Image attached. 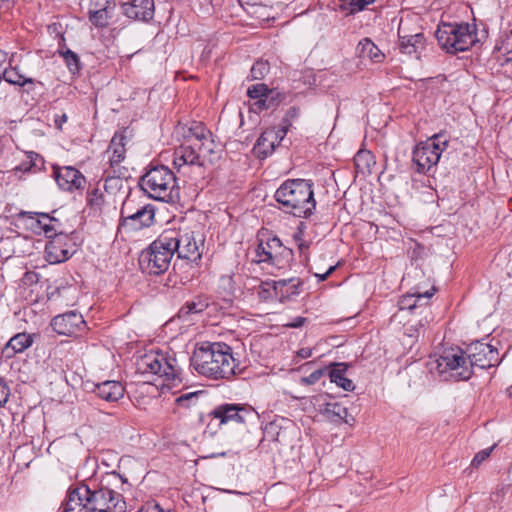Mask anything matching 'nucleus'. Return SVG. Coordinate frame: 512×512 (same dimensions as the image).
I'll use <instances>...</instances> for the list:
<instances>
[{
	"mask_svg": "<svg viewBox=\"0 0 512 512\" xmlns=\"http://www.w3.org/2000/svg\"><path fill=\"white\" fill-rule=\"evenodd\" d=\"M439 45L448 53L468 50L475 42V33L467 23H441L436 31Z\"/></svg>",
	"mask_w": 512,
	"mask_h": 512,
	"instance_id": "8",
	"label": "nucleus"
},
{
	"mask_svg": "<svg viewBox=\"0 0 512 512\" xmlns=\"http://www.w3.org/2000/svg\"><path fill=\"white\" fill-rule=\"evenodd\" d=\"M1 73V80L4 79L9 84L24 86L26 84H33L34 80L20 74L16 68H5Z\"/></svg>",
	"mask_w": 512,
	"mask_h": 512,
	"instance_id": "34",
	"label": "nucleus"
},
{
	"mask_svg": "<svg viewBox=\"0 0 512 512\" xmlns=\"http://www.w3.org/2000/svg\"><path fill=\"white\" fill-rule=\"evenodd\" d=\"M102 195L98 194V190L94 189L91 193H89L88 201L90 204H99V201L101 200Z\"/></svg>",
	"mask_w": 512,
	"mask_h": 512,
	"instance_id": "51",
	"label": "nucleus"
},
{
	"mask_svg": "<svg viewBox=\"0 0 512 512\" xmlns=\"http://www.w3.org/2000/svg\"><path fill=\"white\" fill-rule=\"evenodd\" d=\"M284 286V282H278L273 280L263 281L261 282L257 290L258 297L262 301L279 300L280 302H283V298L287 296V294L284 295L283 292Z\"/></svg>",
	"mask_w": 512,
	"mask_h": 512,
	"instance_id": "27",
	"label": "nucleus"
},
{
	"mask_svg": "<svg viewBox=\"0 0 512 512\" xmlns=\"http://www.w3.org/2000/svg\"><path fill=\"white\" fill-rule=\"evenodd\" d=\"M298 116H299V109L297 107H290L287 110L285 117L282 120L281 125H287V130H288L291 125V121L293 119L297 118Z\"/></svg>",
	"mask_w": 512,
	"mask_h": 512,
	"instance_id": "44",
	"label": "nucleus"
},
{
	"mask_svg": "<svg viewBox=\"0 0 512 512\" xmlns=\"http://www.w3.org/2000/svg\"><path fill=\"white\" fill-rule=\"evenodd\" d=\"M186 139L187 144L180 145L174 151L173 164L178 171L188 167H202L191 137H186Z\"/></svg>",
	"mask_w": 512,
	"mask_h": 512,
	"instance_id": "21",
	"label": "nucleus"
},
{
	"mask_svg": "<svg viewBox=\"0 0 512 512\" xmlns=\"http://www.w3.org/2000/svg\"><path fill=\"white\" fill-rule=\"evenodd\" d=\"M194 369L211 379H229L237 373L238 363L225 343H207L199 347L191 359Z\"/></svg>",
	"mask_w": 512,
	"mask_h": 512,
	"instance_id": "2",
	"label": "nucleus"
},
{
	"mask_svg": "<svg viewBox=\"0 0 512 512\" xmlns=\"http://www.w3.org/2000/svg\"><path fill=\"white\" fill-rule=\"evenodd\" d=\"M112 477H114V478L116 479V478H117L116 473H113V474H112Z\"/></svg>",
	"mask_w": 512,
	"mask_h": 512,
	"instance_id": "56",
	"label": "nucleus"
},
{
	"mask_svg": "<svg viewBox=\"0 0 512 512\" xmlns=\"http://www.w3.org/2000/svg\"><path fill=\"white\" fill-rule=\"evenodd\" d=\"M269 72V64L266 61H257L251 68L252 79H262Z\"/></svg>",
	"mask_w": 512,
	"mask_h": 512,
	"instance_id": "41",
	"label": "nucleus"
},
{
	"mask_svg": "<svg viewBox=\"0 0 512 512\" xmlns=\"http://www.w3.org/2000/svg\"><path fill=\"white\" fill-rule=\"evenodd\" d=\"M266 442L273 444L271 449H279V446L288 444V431L283 428L276 421L267 423L263 428V437L260 441L261 445H265Z\"/></svg>",
	"mask_w": 512,
	"mask_h": 512,
	"instance_id": "25",
	"label": "nucleus"
},
{
	"mask_svg": "<svg viewBox=\"0 0 512 512\" xmlns=\"http://www.w3.org/2000/svg\"><path fill=\"white\" fill-rule=\"evenodd\" d=\"M306 319L304 317H296L293 322L287 324L288 327L299 328L304 325Z\"/></svg>",
	"mask_w": 512,
	"mask_h": 512,
	"instance_id": "52",
	"label": "nucleus"
},
{
	"mask_svg": "<svg viewBox=\"0 0 512 512\" xmlns=\"http://www.w3.org/2000/svg\"><path fill=\"white\" fill-rule=\"evenodd\" d=\"M36 219V225L39 229H41L48 238H52L53 235H56V224L58 221L55 218L50 217L46 213H37V212H26L21 211L19 213V217H28L30 219Z\"/></svg>",
	"mask_w": 512,
	"mask_h": 512,
	"instance_id": "30",
	"label": "nucleus"
},
{
	"mask_svg": "<svg viewBox=\"0 0 512 512\" xmlns=\"http://www.w3.org/2000/svg\"><path fill=\"white\" fill-rule=\"evenodd\" d=\"M211 415L220 421V424L228 422L246 423L258 418V413L248 404L225 403L217 406Z\"/></svg>",
	"mask_w": 512,
	"mask_h": 512,
	"instance_id": "15",
	"label": "nucleus"
},
{
	"mask_svg": "<svg viewBox=\"0 0 512 512\" xmlns=\"http://www.w3.org/2000/svg\"><path fill=\"white\" fill-rule=\"evenodd\" d=\"M199 394L200 392H190L183 394L176 399V403L181 407L188 408L197 403Z\"/></svg>",
	"mask_w": 512,
	"mask_h": 512,
	"instance_id": "42",
	"label": "nucleus"
},
{
	"mask_svg": "<svg viewBox=\"0 0 512 512\" xmlns=\"http://www.w3.org/2000/svg\"><path fill=\"white\" fill-rule=\"evenodd\" d=\"M65 236L55 235L45 247V253L50 263H60L66 261L71 256V253L62 247V241Z\"/></svg>",
	"mask_w": 512,
	"mask_h": 512,
	"instance_id": "29",
	"label": "nucleus"
},
{
	"mask_svg": "<svg viewBox=\"0 0 512 512\" xmlns=\"http://www.w3.org/2000/svg\"><path fill=\"white\" fill-rule=\"evenodd\" d=\"M61 54L70 72H78L80 69V60L78 55L69 49L61 52Z\"/></svg>",
	"mask_w": 512,
	"mask_h": 512,
	"instance_id": "39",
	"label": "nucleus"
},
{
	"mask_svg": "<svg viewBox=\"0 0 512 512\" xmlns=\"http://www.w3.org/2000/svg\"><path fill=\"white\" fill-rule=\"evenodd\" d=\"M131 142V131L128 128H124L121 131H118L112 137L108 149L106 150V155L108 157V162L110 165V169H118L122 168L120 164L124 161L126 157L127 146Z\"/></svg>",
	"mask_w": 512,
	"mask_h": 512,
	"instance_id": "18",
	"label": "nucleus"
},
{
	"mask_svg": "<svg viewBox=\"0 0 512 512\" xmlns=\"http://www.w3.org/2000/svg\"><path fill=\"white\" fill-rule=\"evenodd\" d=\"M53 330L59 335H78L86 329V322L83 316L76 311L55 316L51 321Z\"/></svg>",
	"mask_w": 512,
	"mask_h": 512,
	"instance_id": "16",
	"label": "nucleus"
},
{
	"mask_svg": "<svg viewBox=\"0 0 512 512\" xmlns=\"http://www.w3.org/2000/svg\"><path fill=\"white\" fill-rule=\"evenodd\" d=\"M247 94L251 99L255 100L251 104V110L255 113L270 109L275 105L274 92L269 90L263 83H258L249 87Z\"/></svg>",
	"mask_w": 512,
	"mask_h": 512,
	"instance_id": "23",
	"label": "nucleus"
},
{
	"mask_svg": "<svg viewBox=\"0 0 512 512\" xmlns=\"http://www.w3.org/2000/svg\"><path fill=\"white\" fill-rule=\"evenodd\" d=\"M500 50H503L506 54L512 55V32L506 35L505 39L502 41ZM508 59H512V56Z\"/></svg>",
	"mask_w": 512,
	"mask_h": 512,
	"instance_id": "47",
	"label": "nucleus"
},
{
	"mask_svg": "<svg viewBox=\"0 0 512 512\" xmlns=\"http://www.w3.org/2000/svg\"><path fill=\"white\" fill-rule=\"evenodd\" d=\"M274 197L286 213L295 217L308 218L316 207L313 183L310 180H286L276 190Z\"/></svg>",
	"mask_w": 512,
	"mask_h": 512,
	"instance_id": "3",
	"label": "nucleus"
},
{
	"mask_svg": "<svg viewBox=\"0 0 512 512\" xmlns=\"http://www.w3.org/2000/svg\"><path fill=\"white\" fill-rule=\"evenodd\" d=\"M335 270V266L329 267V269L324 274H316L320 281H324L328 278V276Z\"/></svg>",
	"mask_w": 512,
	"mask_h": 512,
	"instance_id": "55",
	"label": "nucleus"
},
{
	"mask_svg": "<svg viewBox=\"0 0 512 512\" xmlns=\"http://www.w3.org/2000/svg\"><path fill=\"white\" fill-rule=\"evenodd\" d=\"M448 143L447 136L444 133H439L416 145L413 150V162L417 167V172L426 173L434 167L439 162Z\"/></svg>",
	"mask_w": 512,
	"mask_h": 512,
	"instance_id": "10",
	"label": "nucleus"
},
{
	"mask_svg": "<svg viewBox=\"0 0 512 512\" xmlns=\"http://www.w3.org/2000/svg\"><path fill=\"white\" fill-rule=\"evenodd\" d=\"M185 137H191L202 166H205L207 163H213L218 159L217 145L212 139V134L201 123H194L188 129V134Z\"/></svg>",
	"mask_w": 512,
	"mask_h": 512,
	"instance_id": "13",
	"label": "nucleus"
},
{
	"mask_svg": "<svg viewBox=\"0 0 512 512\" xmlns=\"http://www.w3.org/2000/svg\"><path fill=\"white\" fill-rule=\"evenodd\" d=\"M29 164L26 165V163H22L17 167L20 171H30L33 166H36V160L40 159V156L37 153L30 152L28 154Z\"/></svg>",
	"mask_w": 512,
	"mask_h": 512,
	"instance_id": "45",
	"label": "nucleus"
},
{
	"mask_svg": "<svg viewBox=\"0 0 512 512\" xmlns=\"http://www.w3.org/2000/svg\"><path fill=\"white\" fill-rule=\"evenodd\" d=\"M298 356L301 357L302 359H306V358H309L311 357L312 355V350L310 348H302L300 349L298 352H297Z\"/></svg>",
	"mask_w": 512,
	"mask_h": 512,
	"instance_id": "54",
	"label": "nucleus"
},
{
	"mask_svg": "<svg viewBox=\"0 0 512 512\" xmlns=\"http://www.w3.org/2000/svg\"><path fill=\"white\" fill-rule=\"evenodd\" d=\"M168 240H172V248L178 258L197 261L202 256L204 237L199 231L191 229H166Z\"/></svg>",
	"mask_w": 512,
	"mask_h": 512,
	"instance_id": "9",
	"label": "nucleus"
},
{
	"mask_svg": "<svg viewBox=\"0 0 512 512\" xmlns=\"http://www.w3.org/2000/svg\"><path fill=\"white\" fill-rule=\"evenodd\" d=\"M54 176L58 186L69 192L83 189L86 182L84 175L72 166L54 167Z\"/></svg>",
	"mask_w": 512,
	"mask_h": 512,
	"instance_id": "19",
	"label": "nucleus"
},
{
	"mask_svg": "<svg viewBox=\"0 0 512 512\" xmlns=\"http://www.w3.org/2000/svg\"><path fill=\"white\" fill-rule=\"evenodd\" d=\"M375 0H350L351 6L357 10H363L367 5L372 4Z\"/></svg>",
	"mask_w": 512,
	"mask_h": 512,
	"instance_id": "50",
	"label": "nucleus"
},
{
	"mask_svg": "<svg viewBox=\"0 0 512 512\" xmlns=\"http://www.w3.org/2000/svg\"><path fill=\"white\" fill-rule=\"evenodd\" d=\"M122 10L130 19L148 22L154 17V0H130L122 5Z\"/></svg>",
	"mask_w": 512,
	"mask_h": 512,
	"instance_id": "22",
	"label": "nucleus"
},
{
	"mask_svg": "<svg viewBox=\"0 0 512 512\" xmlns=\"http://www.w3.org/2000/svg\"><path fill=\"white\" fill-rule=\"evenodd\" d=\"M137 371L141 374H153L163 378L166 385L181 382V369L174 354L162 351H150L137 359Z\"/></svg>",
	"mask_w": 512,
	"mask_h": 512,
	"instance_id": "5",
	"label": "nucleus"
},
{
	"mask_svg": "<svg viewBox=\"0 0 512 512\" xmlns=\"http://www.w3.org/2000/svg\"><path fill=\"white\" fill-rule=\"evenodd\" d=\"M89 19L95 26L104 27L108 24V12L106 8L90 11Z\"/></svg>",
	"mask_w": 512,
	"mask_h": 512,
	"instance_id": "40",
	"label": "nucleus"
},
{
	"mask_svg": "<svg viewBox=\"0 0 512 512\" xmlns=\"http://www.w3.org/2000/svg\"><path fill=\"white\" fill-rule=\"evenodd\" d=\"M129 202H125L121 209V218L123 224H131L134 229L149 227L154 221V209L150 205H145L129 213Z\"/></svg>",
	"mask_w": 512,
	"mask_h": 512,
	"instance_id": "20",
	"label": "nucleus"
},
{
	"mask_svg": "<svg viewBox=\"0 0 512 512\" xmlns=\"http://www.w3.org/2000/svg\"><path fill=\"white\" fill-rule=\"evenodd\" d=\"M467 353L470 369H472L473 366L487 369L499 365L502 361L497 348L482 341L471 343L467 348Z\"/></svg>",
	"mask_w": 512,
	"mask_h": 512,
	"instance_id": "14",
	"label": "nucleus"
},
{
	"mask_svg": "<svg viewBox=\"0 0 512 512\" xmlns=\"http://www.w3.org/2000/svg\"><path fill=\"white\" fill-rule=\"evenodd\" d=\"M357 50L360 57L370 59L376 63L381 62L384 58L381 50L368 38L359 42Z\"/></svg>",
	"mask_w": 512,
	"mask_h": 512,
	"instance_id": "32",
	"label": "nucleus"
},
{
	"mask_svg": "<svg viewBox=\"0 0 512 512\" xmlns=\"http://www.w3.org/2000/svg\"><path fill=\"white\" fill-rule=\"evenodd\" d=\"M67 119H68V118H67V115H66V114H64V113H63V114H61V115H58V116H56V118H55V125H56L59 129H61V128H62V125H63L64 123H66V122H67Z\"/></svg>",
	"mask_w": 512,
	"mask_h": 512,
	"instance_id": "53",
	"label": "nucleus"
},
{
	"mask_svg": "<svg viewBox=\"0 0 512 512\" xmlns=\"http://www.w3.org/2000/svg\"><path fill=\"white\" fill-rule=\"evenodd\" d=\"M324 413L331 421L343 420L347 422L346 417L348 416V410L340 403H327Z\"/></svg>",
	"mask_w": 512,
	"mask_h": 512,
	"instance_id": "36",
	"label": "nucleus"
},
{
	"mask_svg": "<svg viewBox=\"0 0 512 512\" xmlns=\"http://www.w3.org/2000/svg\"><path fill=\"white\" fill-rule=\"evenodd\" d=\"M124 387L118 381H104L95 385V394L107 401L116 402L124 396Z\"/></svg>",
	"mask_w": 512,
	"mask_h": 512,
	"instance_id": "26",
	"label": "nucleus"
},
{
	"mask_svg": "<svg viewBox=\"0 0 512 512\" xmlns=\"http://www.w3.org/2000/svg\"><path fill=\"white\" fill-rule=\"evenodd\" d=\"M122 169L123 168H114L110 170H105L106 178L104 187L106 191H112L114 189H120L122 187V176H124Z\"/></svg>",
	"mask_w": 512,
	"mask_h": 512,
	"instance_id": "35",
	"label": "nucleus"
},
{
	"mask_svg": "<svg viewBox=\"0 0 512 512\" xmlns=\"http://www.w3.org/2000/svg\"><path fill=\"white\" fill-rule=\"evenodd\" d=\"M166 235L163 231L140 255L139 264L148 274L160 275L170 267L175 253Z\"/></svg>",
	"mask_w": 512,
	"mask_h": 512,
	"instance_id": "6",
	"label": "nucleus"
},
{
	"mask_svg": "<svg viewBox=\"0 0 512 512\" xmlns=\"http://www.w3.org/2000/svg\"><path fill=\"white\" fill-rule=\"evenodd\" d=\"M255 253L257 263H268L277 268L284 267L293 257L292 250L284 247L277 237L269 238L266 242L261 241Z\"/></svg>",
	"mask_w": 512,
	"mask_h": 512,
	"instance_id": "12",
	"label": "nucleus"
},
{
	"mask_svg": "<svg viewBox=\"0 0 512 512\" xmlns=\"http://www.w3.org/2000/svg\"><path fill=\"white\" fill-rule=\"evenodd\" d=\"M347 368L348 365L345 363H334L329 372V377L331 382L337 384L345 391H353L355 386L352 380L345 377Z\"/></svg>",
	"mask_w": 512,
	"mask_h": 512,
	"instance_id": "31",
	"label": "nucleus"
},
{
	"mask_svg": "<svg viewBox=\"0 0 512 512\" xmlns=\"http://www.w3.org/2000/svg\"><path fill=\"white\" fill-rule=\"evenodd\" d=\"M430 370H435L440 376L449 373L456 380H468L472 375L468 359L460 348L443 350L438 356L430 357Z\"/></svg>",
	"mask_w": 512,
	"mask_h": 512,
	"instance_id": "7",
	"label": "nucleus"
},
{
	"mask_svg": "<svg viewBox=\"0 0 512 512\" xmlns=\"http://www.w3.org/2000/svg\"><path fill=\"white\" fill-rule=\"evenodd\" d=\"M354 162L357 169L361 172L368 170L375 164L373 155L367 150H359L354 157Z\"/></svg>",
	"mask_w": 512,
	"mask_h": 512,
	"instance_id": "37",
	"label": "nucleus"
},
{
	"mask_svg": "<svg viewBox=\"0 0 512 512\" xmlns=\"http://www.w3.org/2000/svg\"><path fill=\"white\" fill-rule=\"evenodd\" d=\"M495 445L489 447V448H486V449H483L481 450L480 452H478L472 462H471V465L474 466V467H478L483 461H485L491 454L492 450L494 449Z\"/></svg>",
	"mask_w": 512,
	"mask_h": 512,
	"instance_id": "43",
	"label": "nucleus"
},
{
	"mask_svg": "<svg viewBox=\"0 0 512 512\" xmlns=\"http://www.w3.org/2000/svg\"><path fill=\"white\" fill-rule=\"evenodd\" d=\"M9 388L2 382H0V407H2L8 400Z\"/></svg>",
	"mask_w": 512,
	"mask_h": 512,
	"instance_id": "49",
	"label": "nucleus"
},
{
	"mask_svg": "<svg viewBox=\"0 0 512 512\" xmlns=\"http://www.w3.org/2000/svg\"><path fill=\"white\" fill-rule=\"evenodd\" d=\"M33 344V338L25 332L14 335L2 350L6 358H12L17 353H22Z\"/></svg>",
	"mask_w": 512,
	"mask_h": 512,
	"instance_id": "28",
	"label": "nucleus"
},
{
	"mask_svg": "<svg viewBox=\"0 0 512 512\" xmlns=\"http://www.w3.org/2000/svg\"><path fill=\"white\" fill-rule=\"evenodd\" d=\"M278 282H284L285 286L283 287L284 295L287 294L283 298V302L286 300H289L291 297L296 296L300 293L299 287L301 286L302 282L298 278H290V279H282Z\"/></svg>",
	"mask_w": 512,
	"mask_h": 512,
	"instance_id": "38",
	"label": "nucleus"
},
{
	"mask_svg": "<svg viewBox=\"0 0 512 512\" xmlns=\"http://www.w3.org/2000/svg\"><path fill=\"white\" fill-rule=\"evenodd\" d=\"M139 186L150 198L167 203H174L180 199V188L176 176L167 166L157 165L151 167L140 178Z\"/></svg>",
	"mask_w": 512,
	"mask_h": 512,
	"instance_id": "4",
	"label": "nucleus"
},
{
	"mask_svg": "<svg viewBox=\"0 0 512 512\" xmlns=\"http://www.w3.org/2000/svg\"><path fill=\"white\" fill-rule=\"evenodd\" d=\"M63 512H126V502L108 486L81 483L68 489Z\"/></svg>",
	"mask_w": 512,
	"mask_h": 512,
	"instance_id": "1",
	"label": "nucleus"
},
{
	"mask_svg": "<svg viewBox=\"0 0 512 512\" xmlns=\"http://www.w3.org/2000/svg\"><path fill=\"white\" fill-rule=\"evenodd\" d=\"M206 298L196 297L191 301L186 302L179 310V317H185L189 314H198L203 312L208 307Z\"/></svg>",
	"mask_w": 512,
	"mask_h": 512,
	"instance_id": "33",
	"label": "nucleus"
},
{
	"mask_svg": "<svg viewBox=\"0 0 512 512\" xmlns=\"http://www.w3.org/2000/svg\"><path fill=\"white\" fill-rule=\"evenodd\" d=\"M404 27L400 24L398 29L399 48L403 54L415 55L419 58V54L425 47V37L423 33L405 34Z\"/></svg>",
	"mask_w": 512,
	"mask_h": 512,
	"instance_id": "24",
	"label": "nucleus"
},
{
	"mask_svg": "<svg viewBox=\"0 0 512 512\" xmlns=\"http://www.w3.org/2000/svg\"><path fill=\"white\" fill-rule=\"evenodd\" d=\"M138 512H164L159 504L155 502H148L140 508Z\"/></svg>",
	"mask_w": 512,
	"mask_h": 512,
	"instance_id": "48",
	"label": "nucleus"
},
{
	"mask_svg": "<svg viewBox=\"0 0 512 512\" xmlns=\"http://www.w3.org/2000/svg\"><path fill=\"white\" fill-rule=\"evenodd\" d=\"M287 134V125H280L279 127H270L262 132L258 138L254 151L262 158L271 155L275 148L281 143Z\"/></svg>",
	"mask_w": 512,
	"mask_h": 512,
	"instance_id": "17",
	"label": "nucleus"
},
{
	"mask_svg": "<svg viewBox=\"0 0 512 512\" xmlns=\"http://www.w3.org/2000/svg\"><path fill=\"white\" fill-rule=\"evenodd\" d=\"M322 375H323L322 370H316V371L312 372L310 375L303 377L301 379V382L306 385H312V384H315L317 381H319L320 378L322 377Z\"/></svg>",
	"mask_w": 512,
	"mask_h": 512,
	"instance_id": "46",
	"label": "nucleus"
},
{
	"mask_svg": "<svg viewBox=\"0 0 512 512\" xmlns=\"http://www.w3.org/2000/svg\"><path fill=\"white\" fill-rule=\"evenodd\" d=\"M435 289L433 288L431 291H426L421 293L419 291H415L413 293H407L400 297L398 301V306L400 310H413V309H422L421 312L425 313L424 318L420 319L416 325H411L409 328H406V333L410 337H416L419 335L420 330L424 329L425 326L429 323V316L431 312L427 306L429 299L433 296Z\"/></svg>",
	"mask_w": 512,
	"mask_h": 512,
	"instance_id": "11",
	"label": "nucleus"
}]
</instances>
